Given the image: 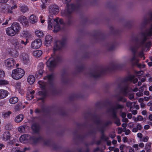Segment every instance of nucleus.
Instances as JSON below:
<instances>
[{
    "label": "nucleus",
    "mask_w": 152,
    "mask_h": 152,
    "mask_svg": "<svg viewBox=\"0 0 152 152\" xmlns=\"http://www.w3.org/2000/svg\"><path fill=\"white\" fill-rule=\"evenodd\" d=\"M24 117V116L23 115L20 114L15 117L14 121L16 123H19L23 120Z\"/></svg>",
    "instance_id": "a878e982"
},
{
    "label": "nucleus",
    "mask_w": 152,
    "mask_h": 152,
    "mask_svg": "<svg viewBox=\"0 0 152 152\" xmlns=\"http://www.w3.org/2000/svg\"><path fill=\"white\" fill-rule=\"evenodd\" d=\"M132 40L135 42L136 45H139V43H138L139 39L137 37H132Z\"/></svg>",
    "instance_id": "37998d69"
},
{
    "label": "nucleus",
    "mask_w": 152,
    "mask_h": 152,
    "mask_svg": "<svg viewBox=\"0 0 152 152\" xmlns=\"http://www.w3.org/2000/svg\"><path fill=\"white\" fill-rule=\"evenodd\" d=\"M30 113L31 114H32L33 113L34 114H35V115H37L38 114V109L37 108L36 109L34 112H33V111L31 110H30Z\"/></svg>",
    "instance_id": "5fc2aeb1"
},
{
    "label": "nucleus",
    "mask_w": 152,
    "mask_h": 152,
    "mask_svg": "<svg viewBox=\"0 0 152 152\" xmlns=\"http://www.w3.org/2000/svg\"><path fill=\"white\" fill-rule=\"evenodd\" d=\"M53 23H48V28L49 30H51L52 29Z\"/></svg>",
    "instance_id": "69168bd1"
},
{
    "label": "nucleus",
    "mask_w": 152,
    "mask_h": 152,
    "mask_svg": "<svg viewBox=\"0 0 152 152\" xmlns=\"http://www.w3.org/2000/svg\"><path fill=\"white\" fill-rule=\"evenodd\" d=\"M43 79L44 80H48V82L51 87H53L54 86V74L52 73L50 74L47 75L45 76Z\"/></svg>",
    "instance_id": "9b49d317"
},
{
    "label": "nucleus",
    "mask_w": 152,
    "mask_h": 152,
    "mask_svg": "<svg viewBox=\"0 0 152 152\" xmlns=\"http://www.w3.org/2000/svg\"><path fill=\"white\" fill-rule=\"evenodd\" d=\"M62 59L61 57L57 56L56 58L53 59L50 58L47 61L46 64L48 67L50 68H54L58 64L61 62Z\"/></svg>",
    "instance_id": "20e7f679"
},
{
    "label": "nucleus",
    "mask_w": 152,
    "mask_h": 152,
    "mask_svg": "<svg viewBox=\"0 0 152 152\" xmlns=\"http://www.w3.org/2000/svg\"><path fill=\"white\" fill-rule=\"evenodd\" d=\"M67 75V72L65 70H63L61 76L62 81L64 83H68V80L65 78V76Z\"/></svg>",
    "instance_id": "412c9836"
},
{
    "label": "nucleus",
    "mask_w": 152,
    "mask_h": 152,
    "mask_svg": "<svg viewBox=\"0 0 152 152\" xmlns=\"http://www.w3.org/2000/svg\"><path fill=\"white\" fill-rule=\"evenodd\" d=\"M44 145L49 147L52 146L55 150H59L61 149V145L57 143H54L50 139H47L43 141Z\"/></svg>",
    "instance_id": "423d86ee"
},
{
    "label": "nucleus",
    "mask_w": 152,
    "mask_h": 152,
    "mask_svg": "<svg viewBox=\"0 0 152 152\" xmlns=\"http://www.w3.org/2000/svg\"><path fill=\"white\" fill-rule=\"evenodd\" d=\"M35 80V78L34 76L32 75H30L27 77V81L30 84H33Z\"/></svg>",
    "instance_id": "cd10ccee"
},
{
    "label": "nucleus",
    "mask_w": 152,
    "mask_h": 152,
    "mask_svg": "<svg viewBox=\"0 0 152 152\" xmlns=\"http://www.w3.org/2000/svg\"><path fill=\"white\" fill-rule=\"evenodd\" d=\"M124 108V106L123 105L116 103L114 107L110 109L112 112L111 116L112 118L115 120L114 123L115 124H116L117 126H119L121 124V123L120 119L117 116L116 110L119 109L122 110Z\"/></svg>",
    "instance_id": "7ed1b4c3"
},
{
    "label": "nucleus",
    "mask_w": 152,
    "mask_h": 152,
    "mask_svg": "<svg viewBox=\"0 0 152 152\" xmlns=\"http://www.w3.org/2000/svg\"><path fill=\"white\" fill-rule=\"evenodd\" d=\"M59 18L58 17L56 18L53 20V23L54 22H55L56 23V24H59Z\"/></svg>",
    "instance_id": "338daca9"
},
{
    "label": "nucleus",
    "mask_w": 152,
    "mask_h": 152,
    "mask_svg": "<svg viewBox=\"0 0 152 152\" xmlns=\"http://www.w3.org/2000/svg\"><path fill=\"white\" fill-rule=\"evenodd\" d=\"M111 45V46L108 48V50L109 51L113 50L115 49V43L114 42H112Z\"/></svg>",
    "instance_id": "603ef678"
},
{
    "label": "nucleus",
    "mask_w": 152,
    "mask_h": 152,
    "mask_svg": "<svg viewBox=\"0 0 152 152\" xmlns=\"http://www.w3.org/2000/svg\"><path fill=\"white\" fill-rule=\"evenodd\" d=\"M20 36L21 37L26 38L28 39L31 38L32 37V34L31 33L24 30L20 33Z\"/></svg>",
    "instance_id": "dca6fc26"
},
{
    "label": "nucleus",
    "mask_w": 152,
    "mask_h": 152,
    "mask_svg": "<svg viewBox=\"0 0 152 152\" xmlns=\"http://www.w3.org/2000/svg\"><path fill=\"white\" fill-rule=\"evenodd\" d=\"M140 47L139 45H136L135 47L131 46L130 47V50L133 53V55L136 54L137 50Z\"/></svg>",
    "instance_id": "f704fd0d"
},
{
    "label": "nucleus",
    "mask_w": 152,
    "mask_h": 152,
    "mask_svg": "<svg viewBox=\"0 0 152 152\" xmlns=\"http://www.w3.org/2000/svg\"><path fill=\"white\" fill-rule=\"evenodd\" d=\"M143 71H135V74L138 76H141L143 74Z\"/></svg>",
    "instance_id": "6e6d98bb"
},
{
    "label": "nucleus",
    "mask_w": 152,
    "mask_h": 152,
    "mask_svg": "<svg viewBox=\"0 0 152 152\" xmlns=\"http://www.w3.org/2000/svg\"><path fill=\"white\" fill-rule=\"evenodd\" d=\"M53 37L49 35H46L45 39V45L48 46L52 42Z\"/></svg>",
    "instance_id": "4be33fe9"
},
{
    "label": "nucleus",
    "mask_w": 152,
    "mask_h": 152,
    "mask_svg": "<svg viewBox=\"0 0 152 152\" xmlns=\"http://www.w3.org/2000/svg\"><path fill=\"white\" fill-rule=\"evenodd\" d=\"M148 32L146 33H142V35L143 36L142 41L139 43V46H143L144 45L145 42L148 39L147 37L152 36V24L151 25L150 28L147 29Z\"/></svg>",
    "instance_id": "0eeeda50"
},
{
    "label": "nucleus",
    "mask_w": 152,
    "mask_h": 152,
    "mask_svg": "<svg viewBox=\"0 0 152 152\" xmlns=\"http://www.w3.org/2000/svg\"><path fill=\"white\" fill-rule=\"evenodd\" d=\"M30 22L32 23H34L37 22V18L34 15H31L29 18Z\"/></svg>",
    "instance_id": "473e14b6"
},
{
    "label": "nucleus",
    "mask_w": 152,
    "mask_h": 152,
    "mask_svg": "<svg viewBox=\"0 0 152 152\" xmlns=\"http://www.w3.org/2000/svg\"><path fill=\"white\" fill-rule=\"evenodd\" d=\"M110 29L111 30V32L113 34L115 35H117L118 34L119 30L118 29H114V27L112 26H110Z\"/></svg>",
    "instance_id": "58836bf2"
},
{
    "label": "nucleus",
    "mask_w": 152,
    "mask_h": 152,
    "mask_svg": "<svg viewBox=\"0 0 152 152\" xmlns=\"http://www.w3.org/2000/svg\"><path fill=\"white\" fill-rule=\"evenodd\" d=\"M19 42L18 40H15L13 42V47L16 50L21 49L23 48Z\"/></svg>",
    "instance_id": "2eb2a0df"
},
{
    "label": "nucleus",
    "mask_w": 152,
    "mask_h": 152,
    "mask_svg": "<svg viewBox=\"0 0 152 152\" xmlns=\"http://www.w3.org/2000/svg\"><path fill=\"white\" fill-rule=\"evenodd\" d=\"M8 91L5 90L0 89V99L6 97L8 95Z\"/></svg>",
    "instance_id": "aec40b11"
},
{
    "label": "nucleus",
    "mask_w": 152,
    "mask_h": 152,
    "mask_svg": "<svg viewBox=\"0 0 152 152\" xmlns=\"http://www.w3.org/2000/svg\"><path fill=\"white\" fill-rule=\"evenodd\" d=\"M28 126L26 125L21 126L18 128V131L21 133H24L25 132V129H27Z\"/></svg>",
    "instance_id": "c756f323"
},
{
    "label": "nucleus",
    "mask_w": 152,
    "mask_h": 152,
    "mask_svg": "<svg viewBox=\"0 0 152 152\" xmlns=\"http://www.w3.org/2000/svg\"><path fill=\"white\" fill-rule=\"evenodd\" d=\"M23 63L25 64H28L29 61L28 56L26 54L24 55V56H23Z\"/></svg>",
    "instance_id": "c9c22d12"
},
{
    "label": "nucleus",
    "mask_w": 152,
    "mask_h": 152,
    "mask_svg": "<svg viewBox=\"0 0 152 152\" xmlns=\"http://www.w3.org/2000/svg\"><path fill=\"white\" fill-rule=\"evenodd\" d=\"M75 97V94H73L69 97V99L70 100H73Z\"/></svg>",
    "instance_id": "0e129e2a"
},
{
    "label": "nucleus",
    "mask_w": 152,
    "mask_h": 152,
    "mask_svg": "<svg viewBox=\"0 0 152 152\" xmlns=\"http://www.w3.org/2000/svg\"><path fill=\"white\" fill-rule=\"evenodd\" d=\"M112 122L110 121H108L106 122L104 124V125L102 127H104V128L108 126L109 125L112 124Z\"/></svg>",
    "instance_id": "09e8293b"
},
{
    "label": "nucleus",
    "mask_w": 152,
    "mask_h": 152,
    "mask_svg": "<svg viewBox=\"0 0 152 152\" xmlns=\"http://www.w3.org/2000/svg\"><path fill=\"white\" fill-rule=\"evenodd\" d=\"M85 68L84 66L83 65L77 66V67L78 71L79 72H81L83 71L84 69Z\"/></svg>",
    "instance_id": "49530a36"
},
{
    "label": "nucleus",
    "mask_w": 152,
    "mask_h": 152,
    "mask_svg": "<svg viewBox=\"0 0 152 152\" xmlns=\"http://www.w3.org/2000/svg\"><path fill=\"white\" fill-rule=\"evenodd\" d=\"M93 119L94 120L95 123L97 125L101 124V121L96 115H93L92 116Z\"/></svg>",
    "instance_id": "bb28decb"
},
{
    "label": "nucleus",
    "mask_w": 152,
    "mask_h": 152,
    "mask_svg": "<svg viewBox=\"0 0 152 152\" xmlns=\"http://www.w3.org/2000/svg\"><path fill=\"white\" fill-rule=\"evenodd\" d=\"M149 138L148 136L144 137L142 139V141L144 142H147L148 141Z\"/></svg>",
    "instance_id": "774afa93"
},
{
    "label": "nucleus",
    "mask_w": 152,
    "mask_h": 152,
    "mask_svg": "<svg viewBox=\"0 0 152 152\" xmlns=\"http://www.w3.org/2000/svg\"><path fill=\"white\" fill-rule=\"evenodd\" d=\"M139 56L141 58L143 57V59H145V57L144 56L143 53L142 51H140L139 53Z\"/></svg>",
    "instance_id": "052dcab7"
},
{
    "label": "nucleus",
    "mask_w": 152,
    "mask_h": 152,
    "mask_svg": "<svg viewBox=\"0 0 152 152\" xmlns=\"http://www.w3.org/2000/svg\"><path fill=\"white\" fill-rule=\"evenodd\" d=\"M135 77L134 75H131L125 77L123 80V83H126L128 82H132V81Z\"/></svg>",
    "instance_id": "393cba45"
},
{
    "label": "nucleus",
    "mask_w": 152,
    "mask_h": 152,
    "mask_svg": "<svg viewBox=\"0 0 152 152\" xmlns=\"http://www.w3.org/2000/svg\"><path fill=\"white\" fill-rule=\"evenodd\" d=\"M128 88L126 86L124 87L122 89V91L125 94H127V90Z\"/></svg>",
    "instance_id": "680f3d73"
},
{
    "label": "nucleus",
    "mask_w": 152,
    "mask_h": 152,
    "mask_svg": "<svg viewBox=\"0 0 152 152\" xmlns=\"http://www.w3.org/2000/svg\"><path fill=\"white\" fill-rule=\"evenodd\" d=\"M101 36L102 37V39L103 40H104L106 38V35L104 34V33L98 32L96 34H95L94 35V37H95L96 36Z\"/></svg>",
    "instance_id": "ea45409f"
},
{
    "label": "nucleus",
    "mask_w": 152,
    "mask_h": 152,
    "mask_svg": "<svg viewBox=\"0 0 152 152\" xmlns=\"http://www.w3.org/2000/svg\"><path fill=\"white\" fill-rule=\"evenodd\" d=\"M9 83V81L6 80L4 79L0 80V85L1 86L7 85Z\"/></svg>",
    "instance_id": "a19ab883"
},
{
    "label": "nucleus",
    "mask_w": 152,
    "mask_h": 152,
    "mask_svg": "<svg viewBox=\"0 0 152 152\" xmlns=\"http://www.w3.org/2000/svg\"><path fill=\"white\" fill-rule=\"evenodd\" d=\"M66 43V40L63 39L62 40L56 41L54 45L53 50L54 52L61 50L64 47Z\"/></svg>",
    "instance_id": "1a4fd4ad"
},
{
    "label": "nucleus",
    "mask_w": 152,
    "mask_h": 152,
    "mask_svg": "<svg viewBox=\"0 0 152 152\" xmlns=\"http://www.w3.org/2000/svg\"><path fill=\"white\" fill-rule=\"evenodd\" d=\"M35 91L33 90H30L27 93L26 97L28 100H31L34 97Z\"/></svg>",
    "instance_id": "6ab92c4d"
},
{
    "label": "nucleus",
    "mask_w": 152,
    "mask_h": 152,
    "mask_svg": "<svg viewBox=\"0 0 152 152\" xmlns=\"http://www.w3.org/2000/svg\"><path fill=\"white\" fill-rule=\"evenodd\" d=\"M10 134L9 132H6L3 134L2 139L3 140L7 141L10 139Z\"/></svg>",
    "instance_id": "c85d7f7f"
},
{
    "label": "nucleus",
    "mask_w": 152,
    "mask_h": 152,
    "mask_svg": "<svg viewBox=\"0 0 152 152\" xmlns=\"http://www.w3.org/2000/svg\"><path fill=\"white\" fill-rule=\"evenodd\" d=\"M12 128V126L11 123H8L6 124L5 128L6 130H10Z\"/></svg>",
    "instance_id": "a18cd8bd"
},
{
    "label": "nucleus",
    "mask_w": 152,
    "mask_h": 152,
    "mask_svg": "<svg viewBox=\"0 0 152 152\" xmlns=\"http://www.w3.org/2000/svg\"><path fill=\"white\" fill-rule=\"evenodd\" d=\"M20 11L23 12L25 13L27 12L28 10V9L27 6L21 4L20 6Z\"/></svg>",
    "instance_id": "2f4dec72"
},
{
    "label": "nucleus",
    "mask_w": 152,
    "mask_h": 152,
    "mask_svg": "<svg viewBox=\"0 0 152 152\" xmlns=\"http://www.w3.org/2000/svg\"><path fill=\"white\" fill-rule=\"evenodd\" d=\"M109 72L108 69H107V67L106 68H102L100 71L99 73L96 74L97 72L95 71L94 72H91L90 73L89 75L90 76L95 79H97L100 77L102 75H106L107 72Z\"/></svg>",
    "instance_id": "6e6552de"
},
{
    "label": "nucleus",
    "mask_w": 152,
    "mask_h": 152,
    "mask_svg": "<svg viewBox=\"0 0 152 152\" xmlns=\"http://www.w3.org/2000/svg\"><path fill=\"white\" fill-rule=\"evenodd\" d=\"M132 102H127L126 103L127 107H130V110L133 109L134 107V106L135 105V104L134 105H132Z\"/></svg>",
    "instance_id": "de8ad7c7"
},
{
    "label": "nucleus",
    "mask_w": 152,
    "mask_h": 152,
    "mask_svg": "<svg viewBox=\"0 0 152 152\" xmlns=\"http://www.w3.org/2000/svg\"><path fill=\"white\" fill-rule=\"evenodd\" d=\"M21 83L20 82H18L16 83L15 87L16 89L17 90L19 93L21 95H23L24 94V91L23 89L21 88Z\"/></svg>",
    "instance_id": "5701e85b"
},
{
    "label": "nucleus",
    "mask_w": 152,
    "mask_h": 152,
    "mask_svg": "<svg viewBox=\"0 0 152 152\" xmlns=\"http://www.w3.org/2000/svg\"><path fill=\"white\" fill-rule=\"evenodd\" d=\"M117 129L118 130V134H121L123 132H125V130H124V129H122L121 127H118V128Z\"/></svg>",
    "instance_id": "864d4df0"
},
{
    "label": "nucleus",
    "mask_w": 152,
    "mask_h": 152,
    "mask_svg": "<svg viewBox=\"0 0 152 152\" xmlns=\"http://www.w3.org/2000/svg\"><path fill=\"white\" fill-rule=\"evenodd\" d=\"M105 129V128H104V127L101 126L100 127V128L98 129L99 132H100L102 135L104 134V131Z\"/></svg>",
    "instance_id": "8fccbe9b"
},
{
    "label": "nucleus",
    "mask_w": 152,
    "mask_h": 152,
    "mask_svg": "<svg viewBox=\"0 0 152 152\" xmlns=\"http://www.w3.org/2000/svg\"><path fill=\"white\" fill-rule=\"evenodd\" d=\"M136 54L133 55V56L130 59L131 61H137L138 60H137L136 58Z\"/></svg>",
    "instance_id": "bf43d9fd"
},
{
    "label": "nucleus",
    "mask_w": 152,
    "mask_h": 152,
    "mask_svg": "<svg viewBox=\"0 0 152 152\" xmlns=\"http://www.w3.org/2000/svg\"><path fill=\"white\" fill-rule=\"evenodd\" d=\"M123 66L120 64H114L111 63L110 66L107 67V69H108L109 72H112L114 70H122Z\"/></svg>",
    "instance_id": "9d476101"
},
{
    "label": "nucleus",
    "mask_w": 152,
    "mask_h": 152,
    "mask_svg": "<svg viewBox=\"0 0 152 152\" xmlns=\"http://www.w3.org/2000/svg\"><path fill=\"white\" fill-rule=\"evenodd\" d=\"M49 11L51 15H57L59 12V7L56 4L51 5L49 6Z\"/></svg>",
    "instance_id": "f8f14e48"
},
{
    "label": "nucleus",
    "mask_w": 152,
    "mask_h": 152,
    "mask_svg": "<svg viewBox=\"0 0 152 152\" xmlns=\"http://www.w3.org/2000/svg\"><path fill=\"white\" fill-rule=\"evenodd\" d=\"M4 63L7 67L11 69L13 68L16 63L13 58H10L6 59L4 61Z\"/></svg>",
    "instance_id": "ddd939ff"
},
{
    "label": "nucleus",
    "mask_w": 152,
    "mask_h": 152,
    "mask_svg": "<svg viewBox=\"0 0 152 152\" xmlns=\"http://www.w3.org/2000/svg\"><path fill=\"white\" fill-rule=\"evenodd\" d=\"M42 111L47 115H49L50 114V111L49 108L48 107L43 108L42 109Z\"/></svg>",
    "instance_id": "c03bdc74"
},
{
    "label": "nucleus",
    "mask_w": 152,
    "mask_h": 152,
    "mask_svg": "<svg viewBox=\"0 0 152 152\" xmlns=\"http://www.w3.org/2000/svg\"><path fill=\"white\" fill-rule=\"evenodd\" d=\"M18 99L16 97H13L9 99L10 103L12 104L16 103L18 101Z\"/></svg>",
    "instance_id": "72a5a7b5"
},
{
    "label": "nucleus",
    "mask_w": 152,
    "mask_h": 152,
    "mask_svg": "<svg viewBox=\"0 0 152 152\" xmlns=\"http://www.w3.org/2000/svg\"><path fill=\"white\" fill-rule=\"evenodd\" d=\"M20 141L22 143H25L28 142L29 140L31 144L33 146L36 145L38 142V137L37 135H33L32 136L27 134H25L22 135L19 138Z\"/></svg>",
    "instance_id": "f03ea898"
},
{
    "label": "nucleus",
    "mask_w": 152,
    "mask_h": 152,
    "mask_svg": "<svg viewBox=\"0 0 152 152\" xmlns=\"http://www.w3.org/2000/svg\"><path fill=\"white\" fill-rule=\"evenodd\" d=\"M11 114L12 112L10 111H5L2 113V115L4 118H7Z\"/></svg>",
    "instance_id": "e433bc0d"
},
{
    "label": "nucleus",
    "mask_w": 152,
    "mask_h": 152,
    "mask_svg": "<svg viewBox=\"0 0 152 152\" xmlns=\"http://www.w3.org/2000/svg\"><path fill=\"white\" fill-rule=\"evenodd\" d=\"M18 20L23 25L26 26L28 24V20L27 18L24 16L22 15L19 16L18 18Z\"/></svg>",
    "instance_id": "f3484780"
},
{
    "label": "nucleus",
    "mask_w": 152,
    "mask_h": 152,
    "mask_svg": "<svg viewBox=\"0 0 152 152\" xmlns=\"http://www.w3.org/2000/svg\"><path fill=\"white\" fill-rule=\"evenodd\" d=\"M76 138L78 140L83 141L84 140L85 137L81 135H77L76 136Z\"/></svg>",
    "instance_id": "3c124183"
},
{
    "label": "nucleus",
    "mask_w": 152,
    "mask_h": 152,
    "mask_svg": "<svg viewBox=\"0 0 152 152\" xmlns=\"http://www.w3.org/2000/svg\"><path fill=\"white\" fill-rule=\"evenodd\" d=\"M10 26L16 34H18L20 32L21 29V26L19 23L14 22Z\"/></svg>",
    "instance_id": "4468645a"
},
{
    "label": "nucleus",
    "mask_w": 152,
    "mask_h": 152,
    "mask_svg": "<svg viewBox=\"0 0 152 152\" xmlns=\"http://www.w3.org/2000/svg\"><path fill=\"white\" fill-rule=\"evenodd\" d=\"M6 32L8 36L10 37L14 36L16 34L11 26L6 28Z\"/></svg>",
    "instance_id": "a211bd4d"
},
{
    "label": "nucleus",
    "mask_w": 152,
    "mask_h": 152,
    "mask_svg": "<svg viewBox=\"0 0 152 152\" xmlns=\"http://www.w3.org/2000/svg\"><path fill=\"white\" fill-rule=\"evenodd\" d=\"M20 44H23L25 45H26L27 44L28 42V39H26V41L25 42L23 40H21L20 41Z\"/></svg>",
    "instance_id": "13d9d810"
},
{
    "label": "nucleus",
    "mask_w": 152,
    "mask_h": 152,
    "mask_svg": "<svg viewBox=\"0 0 152 152\" xmlns=\"http://www.w3.org/2000/svg\"><path fill=\"white\" fill-rule=\"evenodd\" d=\"M31 129L34 133H37L38 132V124L37 123H33L31 126Z\"/></svg>",
    "instance_id": "b1692460"
},
{
    "label": "nucleus",
    "mask_w": 152,
    "mask_h": 152,
    "mask_svg": "<svg viewBox=\"0 0 152 152\" xmlns=\"http://www.w3.org/2000/svg\"><path fill=\"white\" fill-rule=\"evenodd\" d=\"M25 72L21 68H17L12 71V76L14 79L18 80L22 78L24 75Z\"/></svg>",
    "instance_id": "39448f33"
},
{
    "label": "nucleus",
    "mask_w": 152,
    "mask_h": 152,
    "mask_svg": "<svg viewBox=\"0 0 152 152\" xmlns=\"http://www.w3.org/2000/svg\"><path fill=\"white\" fill-rule=\"evenodd\" d=\"M143 120V117L142 116H141L140 115H139L138 116L137 119H135V121H142Z\"/></svg>",
    "instance_id": "4d7b16f0"
},
{
    "label": "nucleus",
    "mask_w": 152,
    "mask_h": 152,
    "mask_svg": "<svg viewBox=\"0 0 152 152\" xmlns=\"http://www.w3.org/2000/svg\"><path fill=\"white\" fill-rule=\"evenodd\" d=\"M117 101L118 102H126L127 101L126 99L122 96H119L117 97Z\"/></svg>",
    "instance_id": "4c0bfd02"
},
{
    "label": "nucleus",
    "mask_w": 152,
    "mask_h": 152,
    "mask_svg": "<svg viewBox=\"0 0 152 152\" xmlns=\"http://www.w3.org/2000/svg\"><path fill=\"white\" fill-rule=\"evenodd\" d=\"M61 29L60 26L59 24H55L54 26L53 31L54 32H57L58 31Z\"/></svg>",
    "instance_id": "79ce46f5"
},
{
    "label": "nucleus",
    "mask_w": 152,
    "mask_h": 152,
    "mask_svg": "<svg viewBox=\"0 0 152 152\" xmlns=\"http://www.w3.org/2000/svg\"><path fill=\"white\" fill-rule=\"evenodd\" d=\"M53 23V18L48 17V23Z\"/></svg>",
    "instance_id": "e2e57ef3"
},
{
    "label": "nucleus",
    "mask_w": 152,
    "mask_h": 152,
    "mask_svg": "<svg viewBox=\"0 0 152 152\" xmlns=\"http://www.w3.org/2000/svg\"><path fill=\"white\" fill-rule=\"evenodd\" d=\"M31 47L34 49H37L38 47V39H36L31 43Z\"/></svg>",
    "instance_id": "7c9ffc66"
},
{
    "label": "nucleus",
    "mask_w": 152,
    "mask_h": 152,
    "mask_svg": "<svg viewBox=\"0 0 152 152\" xmlns=\"http://www.w3.org/2000/svg\"><path fill=\"white\" fill-rule=\"evenodd\" d=\"M71 0H63V2L64 4H67L68 7L66 11L64 12V15L66 16H71V13L75 11H77L79 10L80 8V4H71L68 6L67 4L71 1Z\"/></svg>",
    "instance_id": "f257e3e1"
}]
</instances>
